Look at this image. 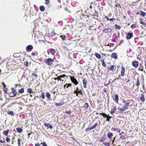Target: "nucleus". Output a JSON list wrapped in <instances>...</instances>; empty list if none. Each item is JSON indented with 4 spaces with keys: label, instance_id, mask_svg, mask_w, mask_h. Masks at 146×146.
<instances>
[{
    "label": "nucleus",
    "instance_id": "f257e3e1",
    "mask_svg": "<svg viewBox=\"0 0 146 146\" xmlns=\"http://www.w3.org/2000/svg\"><path fill=\"white\" fill-rule=\"evenodd\" d=\"M100 114L102 115L104 117H107V119H106V121L108 122H109L110 121V119L111 118H112V116H111L108 115L107 114L104 113H100Z\"/></svg>",
    "mask_w": 146,
    "mask_h": 146
},
{
    "label": "nucleus",
    "instance_id": "f03ea898",
    "mask_svg": "<svg viewBox=\"0 0 146 146\" xmlns=\"http://www.w3.org/2000/svg\"><path fill=\"white\" fill-rule=\"evenodd\" d=\"M53 60L50 58H49L47 60H45V62L48 65H51L52 63Z\"/></svg>",
    "mask_w": 146,
    "mask_h": 146
},
{
    "label": "nucleus",
    "instance_id": "7ed1b4c3",
    "mask_svg": "<svg viewBox=\"0 0 146 146\" xmlns=\"http://www.w3.org/2000/svg\"><path fill=\"white\" fill-rule=\"evenodd\" d=\"M112 30L110 28L105 29L103 30V32L105 33H111Z\"/></svg>",
    "mask_w": 146,
    "mask_h": 146
},
{
    "label": "nucleus",
    "instance_id": "20e7f679",
    "mask_svg": "<svg viewBox=\"0 0 146 146\" xmlns=\"http://www.w3.org/2000/svg\"><path fill=\"white\" fill-rule=\"evenodd\" d=\"M114 98L113 99L115 102L117 103H118L119 100V97L117 94H114Z\"/></svg>",
    "mask_w": 146,
    "mask_h": 146
},
{
    "label": "nucleus",
    "instance_id": "39448f33",
    "mask_svg": "<svg viewBox=\"0 0 146 146\" xmlns=\"http://www.w3.org/2000/svg\"><path fill=\"white\" fill-rule=\"evenodd\" d=\"M132 65L135 68H137L139 66V62L137 61H134L132 63Z\"/></svg>",
    "mask_w": 146,
    "mask_h": 146
},
{
    "label": "nucleus",
    "instance_id": "423d86ee",
    "mask_svg": "<svg viewBox=\"0 0 146 146\" xmlns=\"http://www.w3.org/2000/svg\"><path fill=\"white\" fill-rule=\"evenodd\" d=\"M71 80L72 82L75 85H77L78 84V82L76 79L74 77H71Z\"/></svg>",
    "mask_w": 146,
    "mask_h": 146
},
{
    "label": "nucleus",
    "instance_id": "0eeeda50",
    "mask_svg": "<svg viewBox=\"0 0 146 146\" xmlns=\"http://www.w3.org/2000/svg\"><path fill=\"white\" fill-rule=\"evenodd\" d=\"M127 39H131L133 35V34L132 33H127Z\"/></svg>",
    "mask_w": 146,
    "mask_h": 146
},
{
    "label": "nucleus",
    "instance_id": "6e6552de",
    "mask_svg": "<svg viewBox=\"0 0 146 146\" xmlns=\"http://www.w3.org/2000/svg\"><path fill=\"white\" fill-rule=\"evenodd\" d=\"M121 68L122 69L121 71V76H123L125 72V69L124 67L122 66L121 67Z\"/></svg>",
    "mask_w": 146,
    "mask_h": 146
},
{
    "label": "nucleus",
    "instance_id": "1a4fd4ad",
    "mask_svg": "<svg viewBox=\"0 0 146 146\" xmlns=\"http://www.w3.org/2000/svg\"><path fill=\"white\" fill-rule=\"evenodd\" d=\"M33 48V46L31 45H29L26 47V49L27 50L30 51Z\"/></svg>",
    "mask_w": 146,
    "mask_h": 146
},
{
    "label": "nucleus",
    "instance_id": "9d476101",
    "mask_svg": "<svg viewBox=\"0 0 146 146\" xmlns=\"http://www.w3.org/2000/svg\"><path fill=\"white\" fill-rule=\"evenodd\" d=\"M83 86L84 88H87L86 84L87 83V81L85 78H84L83 80Z\"/></svg>",
    "mask_w": 146,
    "mask_h": 146
},
{
    "label": "nucleus",
    "instance_id": "9b49d317",
    "mask_svg": "<svg viewBox=\"0 0 146 146\" xmlns=\"http://www.w3.org/2000/svg\"><path fill=\"white\" fill-rule=\"evenodd\" d=\"M11 89L12 90V92L14 95L13 96H16L17 94V92H16V90L14 89L13 88H12Z\"/></svg>",
    "mask_w": 146,
    "mask_h": 146
},
{
    "label": "nucleus",
    "instance_id": "f8f14e48",
    "mask_svg": "<svg viewBox=\"0 0 146 146\" xmlns=\"http://www.w3.org/2000/svg\"><path fill=\"white\" fill-rule=\"evenodd\" d=\"M141 96L140 97L139 99L142 102H144L145 100L144 95L143 94H141Z\"/></svg>",
    "mask_w": 146,
    "mask_h": 146
},
{
    "label": "nucleus",
    "instance_id": "ddd939ff",
    "mask_svg": "<svg viewBox=\"0 0 146 146\" xmlns=\"http://www.w3.org/2000/svg\"><path fill=\"white\" fill-rule=\"evenodd\" d=\"M63 102H60L59 103H56L55 104V106L57 107L60 106H62L64 104V103H63Z\"/></svg>",
    "mask_w": 146,
    "mask_h": 146
},
{
    "label": "nucleus",
    "instance_id": "4468645a",
    "mask_svg": "<svg viewBox=\"0 0 146 146\" xmlns=\"http://www.w3.org/2000/svg\"><path fill=\"white\" fill-rule=\"evenodd\" d=\"M44 125L45 126L50 128L51 129H52V127L51 125V124L49 123H44Z\"/></svg>",
    "mask_w": 146,
    "mask_h": 146
},
{
    "label": "nucleus",
    "instance_id": "2eb2a0df",
    "mask_svg": "<svg viewBox=\"0 0 146 146\" xmlns=\"http://www.w3.org/2000/svg\"><path fill=\"white\" fill-rule=\"evenodd\" d=\"M106 135L105 134H104V136L101 137V139H100V141L101 142H103L106 139Z\"/></svg>",
    "mask_w": 146,
    "mask_h": 146
},
{
    "label": "nucleus",
    "instance_id": "dca6fc26",
    "mask_svg": "<svg viewBox=\"0 0 146 146\" xmlns=\"http://www.w3.org/2000/svg\"><path fill=\"white\" fill-rule=\"evenodd\" d=\"M111 57L112 58H117V54L115 53H112L111 55Z\"/></svg>",
    "mask_w": 146,
    "mask_h": 146
},
{
    "label": "nucleus",
    "instance_id": "f3484780",
    "mask_svg": "<svg viewBox=\"0 0 146 146\" xmlns=\"http://www.w3.org/2000/svg\"><path fill=\"white\" fill-rule=\"evenodd\" d=\"M50 52L51 53V54L53 55H54V54L56 52V51L54 49L51 48L50 49Z\"/></svg>",
    "mask_w": 146,
    "mask_h": 146
},
{
    "label": "nucleus",
    "instance_id": "a211bd4d",
    "mask_svg": "<svg viewBox=\"0 0 146 146\" xmlns=\"http://www.w3.org/2000/svg\"><path fill=\"white\" fill-rule=\"evenodd\" d=\"M140 84V82H139V78H137V82L135 84V85L136 86H137L138 87L137 88H139V86Z\"/></svg>",
    "mask_w": 146,
    "mask_h": 146
},
{
    "label": "nucleus",
    "instance_id": "6ab92c4d",
    "mask_svg": "<svg viewBox=\"0 0 146 146\" xmlns=\"http://www.w3.org/2000/svg\"><path fill=\"white\" fill-rule=\"evenodd\" d=\"M95 56L98 59H100L101 58V56L100 54L96 52L94 54Z\"/></svg>",
    "mask_w": 146,
    "mask_h": 146
},
{
    "label": "nucleus",
    "instance_id": "aec40b11",
    "mask_svg": "<svg viewBox=\"0 0 146 146\" xmlns=\"http://www.w3.org/2000/svg\"><path fill=\"white\" fill-rule=\"evenodd\" d=\"M129 102H126L125 103V105L123 107L126 109V110H127L128 109L129 107Z\"/></svg>",
    "mask_w": 146,
    "mask_h": 146
},
{
    "label": "nucleus",
    "instance_id": "412c9836",
    "mask_svg": "<svg viewBox=\"0 0 146 146\" xmlns=\"http://www.w3.org/2000/svg\"><path fill=\"white\" fill-rule=\"evenodd\" d=\"M109 69V70H111L112 71H114L115 70L116 68L115 67L114 68V66L113 65L111 66L110 68H108Z\"/></svg>",
    "mask_w": 146,
    "mask_h": 146
},
{
    "label": "nucleus",
    "instance_id": "4be33fe9",
    "mask_svg": "<svg viewBox=\"0 0 146 146\" xmlns=\"http://www.w3.org/2000/svg\"><path fill=\"white\" fill-rule=\"evenodd\" d=\"M100 62L102 63V66L104 67H106V64L104 62V60L103 59H101L100 60Z\"/></svg>",
    "mask_w": 146,
    "mask_h": 146
},
{
    "label": "nucleus",
    "instance_id": "5701e85b",
    "mask_svg": "<svg viewBox=\"0 0 146 146\" xmlns=\"http://www.w3.org/2000/svg\"><path fill=\"white\" fill-rule=\"evenodd\" d=\"M46 97L49 100H50V94L48 92H46Z\"/></svg>",
    "mask_w": 146,
    "mask_h": 146
},
{
    "label": "nucleus",
    "instance_id": "b1692460",
    "mask_svg": "<svg viewBox=\"0 0 146 146\" xmlns=\"http://www.w3.org/2000/svg\"><path fill=\"white\" fill-rule=\"evenodd\" d=\"M27 92H29L30 94H31V93L33 94L34 92L30 88H28L27 89Z\"/></svg>",
    "mask_w": 146,
    "mask_h": 146
},
{
    "label": "nucleus",
    "instance_id": "393cba45",
    "mask_svg": "<svg viewBox=\"0 0 146 146\" xmlns=\"http://www.w3.org/2000/svg\"><path fill=\"white\" fill-rule=\"evenodd\" d=\"M16 130H17V132L20 133H21L23 131V129H21L20 128L18 127L17 128Z\"/></svg>",
    "mask_w": 146,
    "mask_h": 146
},
{
    "label": "nucleus",
    "instance_id": "a878e982",
    "mask_svg": "<svg viewBox=\"0 0 146 146\" xmlns=\"http://www.w3.org/2000/svg\"><path fill=\"white\" fill-rule=\"evenodd\" d=\"M113 136V134L112 133H108V136L109 138H111Z\"/></svg>",
    "mask_w": 146,
    "mask_h": 146
},
{
    "label": "nucleus",
    "instance_id": "bb28decb",
    "mask_svg": "<svg viewBox=\"0 0 146 146\" xmlns=\"http://www.w3.org/2000/svg\"><path fill=\"white\" fill-rule=\"evenodd\" d=\"M24 89L23 88H22L21 89H20L19 90V92L20 93H23L24 92Z\"/></svg>",
    "mask_w": 146,
    "mask_h": 146
},
{
    "label": "nucleus",
    "instance_id": "cd10ccee",
    "mask_svg": "<svg viewBox=\"0 0 146 146\" xmlns=\"http://www.w3.org/2000/svg\"><path fill=\"white\" fill-rule=\"evenodd\" d=\"M60 37L62 38V40H64L66 39V36L65 35H61L60 36Z\"/></svg>",
    "mask_w": 146,
    "mask_h": 146
},
{
    "label": "nucleus",
    "instance_id": "c85d7f7f",
    "mask_svg": "<svg viewBox=\"0 0 146 146\" xmlns=\"http://www.w3.org/2000/svg\"><path fill=\"white\" fill-rule=\"evenodd\" d=\"M9 132V130H5L3 132V133L6 136L7 135Z\"/></svg>",
    "mask_w": 146,
    "mask_h": 146
},
{
    "label": "nucleus",
    "instance_id": "c756f323",
    "mask_svg": "<svg viewBox=\"0 0 146 146\" xmlns=\"http://www.w3.org/2000/svg\"><path fill=\"white\" fill-rule=\"evenodd\" d=\"M40 9L42 11H44L45 10V8L43 6H41L40 7Z\"/></svg>",
    "mask_w": 146,
    "mask_h": 146
},
{
    "label": "nucleus",
    "instance_id": "7c9ffc66",
    "mask_svg": "<svg viewBox=\"0 0 146 146\" xmlns=\"http://www.w3.org/2000/svg\"><path fill=\"white\" fill-rule=\"evenodd\" d=\"M145 14L146 13H145L142 11H140V15L143 17H144L145 15Z\"/></svg>",
    "mask_w": 146,
    "mask_h": 146
},
{
    "label": "nucleus",
    "instance_id": "2f4dec72",
    "mask_svg": "<svg viewBox=\"0 0 146 146\" xmlns=\"http://www.w3.org/2000/svg\"><path fill=\"white\" fill-rule=\"evenodd\" d=\"M84 107L85 108H86L87 109L89 107V105L88 103H85L84 105Z\"/></svg>",
    "mask_w": 146,
    "mask_h": 146
},
{
    "label": "nucleus",
    "instance_id": "473e14b6",
    "mask_svg": "<svg viewBox=\"0 0 146 146\" xmlns=\"http://www.w3.org/2000/svg\"><path fill=\"white\" fill-rule=\"evenodd\" d=\"M8 114H9V115H11L12 116H14V113L12 111H10L9 112H8Z\"/></svg>",
    "mask_w": 146,
    "mask_h": 146
},
{
    "label": "nucleus",
    "instance_id": "72a5a7b5",
    "mask_svg": "<svg viewBox=\"0 0 146 146\" xmlns=\"http://www.w3.org/2000/svg\"><path fill=\"white\" fill-rule=\"evenodd\" d=\"M22 141V140L21 139H18V145L19 146H20V145H21V141Z\"/></svg>",
    "mask_w": 146,
    "mask_h": 146
},
{
    "label": "nucleus",
    "instance_id": "f704fd0d",
    "mask_svg": "<svg viewBox=\"0 0 146 146\" xmlns=\"http://www.w3.org/2000/svg\"><path fill=\"white\" fill-rule=\"evenodd\" d=\"M103 144L106 146H110V144L109 143H106V142H104Z\"/></svg>",
    "mask_w": 146,
    "mask_h": 146
},
{
    "label": "nucleus",
    "instance_id": "c9c22d12",
    "mask_svg": "<svg viewBox=\"0 0 146 146\" xmlns=\"http://www.w3.org/2000/svg\"><path fill=\"white\" fill-rule=\"evenodd\" d=\"M126 109L123 107V108L119 109V111H124Z\"/></svg>",
    "mask_w": 146,
    "mask_h": 146
},
{
    "label": "nucleus",
    "instance_id": "e433bc0d",
    "mask_svg": "<svg viewBox=\"0 0 146 146\" xmlns=\"http://www.w3.org/2000/svg\"><path fill=\"white\" fill-rule=\"evenodd\" d=\"M111 110H113L114 111H115L116 110V108L115 106H113L111 108Z\"/></svg>",
    "mask_w": 146,
    "mask_h": 146
},
{
    "label": "nucleus",
    "instance_id": "4c0bfd02",
    "mask_svg": "<svg viewBox=\"0 0 146 146\" xmlns=\"http://www.w3.org/2000/svg\"><path fill=\"white\" fill-rule=\"evenodd\" d=\"M54 79L56 80H58V81H59V80H60V81H62V80L61 79H60L59 76H58L57 78H54Z\"/></svg>",
    "mask_w": 146,
    "mask_h": 146
},
{
    "label": "nucleus",
    "instance_id": "58836bf2",
    "mask_svg": "<svg viewBox=\"0 0 146 146\" xmlns=\"http://www.w3.org/2000/svg\"><path fill=\"white\" fill-rule=\"evenodd\" d=\"M66 76V75L65 74H63V75H61L59 76L60 79H61V78H64Z\"/></svg>",
    "mask_w": 146,
    "mask_h": 146
},
{
    "label": "nucleus",
    "instance_id": "ea45409f",
    "mask_svg": "<svg viewBox=\"0 0 146 146\" xmlns=\"http://www.w3.org/2000/svg\"><path fill=\"white\" fill-rule=\"evenodd\" d=\"M115 28L117 29H119L120 28V27L116 24L115 25Z\"/></svg>",
    "mask_w": 146,
    "mask_h": 146
},
{
    "label": "nucleus",
    "instance_id": "a19ab883",
    "mask_svg": "<svg viewBox=\"0 0 146 146\" xmlns=\"http://www.w3.org/2000/svg\"><path fill=\"white\" fill-rule=\"evenodd\" d=\"M41 96L43 99H44V98L45 97V94L44 93L42 92V94Z\"/></svg>",
    "mask_w": 146,
    "mask_h": 146
},
{
    "label": "nucleus",
    "instance_id": "79ce46f5",
    "mask_svg": "<svg viewBox=\"0 0 146 146\" xmlns=\"http://www.w3.org/2000/svg\"><path fill=\"white\" fill-rule=\"evenodd\" d=\"M32 75L36 78H37L38 77V75L36 74L33 73Z\"/></svg>",
    "mask_w": 146,
    "mask_h": 146
},
{
    "label": "nucleus",
    "instance_id": "37998d69",
    "mask_svg": "<svg viewBox=\"0 0 146 146\" xmlns=\"http://www.w3.org/2000/svg\"><path fill=\"white\" fill-rule=\"evenodd\" d=\"M6 140L7 142H9L10 141V138H9L8 137H7L6 138Z\"/></svg>",
    "mask_w": 146,
    "mask_h": 146
},
{
    "label": "nucleus",
    "instance_id": "c03bdc74",
    "mask_svg": "<svg viewBox=\"0 0 146 146\" xmlns=\"http://www.w3.org/2000/svg\"><path fill=\"white\" fill-rule=\"evenodd\" d=\"M41 144H42L43 146H47L45 142H43L42 143H41Z\"/></svg>",
    "mask_w": 146,
    "mask_h": 146
},
{
    "label": "nucleus",
    "instance_id": "a18cd8bd",
    "mask_svg": "<svg viewBox=\"0 0 146 146\" xmlns=\"http://www.w3.org/2000/svg\"><path fill=\"white\" fill-rule=\"evenodd\" d=\"M140 23L142 25H146V24H145V23L143 22V21L141 20Z\"/></svg>",
    "mask_w": 146,
    "mask_h": 146
},
{
    "label": "nucleus",
    "instance_id": "49530a36",
    "mask_svg": "<svg viewBox=\"0 0 146 146\" xmlns=\"http://www.w3.org/2000/svg\"><path fill=\"white\" fill-rule=\"evenodd\" d=\"M78 93H80V94L82 95L83 94L82 91L80 90L79 91H78Z\"/></svg>",
    "mask_w": 146,
    "mask_h": 146
},
{
    "label": "nucleus",
    "instance_id": "de8ad7c7",
    "mask_svg": "<svg viewBox=\"0 0 146 146\" xmlns=\"http://www.w3.org/2000/svg\"><path fill=\"white\" fill-rule=\"evenodd\" d=\"M65 112L68 114H70L71 113V111H66Z\"/></svg>",
    "mask_w": 146,
    "mask_h": 146
},
{
    "label": "nucleus",
    "instance_id": "09e8293b",
    "mask_svg": "<svg viewBox=\"0 0 146 146\" xmlns=\"http://www.w3.org/2000/svg\"><path fill=\"white\" fill-rule=\"evenodd\" d=\"M98 126V122H96L93 126L95 128Z\"/></svg>",
    "mask_w": 146,
    "mask_h": 146
},
{
    "label": "nucleus",
    "instance_id": "8fccbe9b",
    "mask_svg": "<svg viewBox=\"0 0 146 146\" xmlns=\"http://www.w3.org/2000/svg\"><path fill=\"white\" fill-rule=\"evenodd\" d=\"M110 82H111V81H109L108 82V83H107L106 84H105L104 85L105 86H107V85H109L110 84Z\"/></svg>",
    "mask_w": 146,
    "mask_h": 146
},
{
    "label": "nucleus",
    "instance_id": "3c124183",
    "mask_svg": "<svg viewBox=\"0 0 146 146\" xmlns=\"http://www.w3.org/2000/svg\"><path fill=\"white\" fill-rule=\"evenodd\" d=\"M110 21L113 22V21H115V19L114 18H113L112 19H110Z\"/></svg>",
    "mask_w": 146,
    "mask_h": 146
},
{
    "label": "nucleus",
    "instance_id": "603ef678",
    "mask_svg": "<svg viewBox=\"0 0 146 146\" xmlns=\"http://www.w3.org/2000/svg\"><path fill=\"white\" fill-rule=\"evenodd\" d=\"M50 3V1H46L45 2V3L47 5H48V4H49V3Z\"/></svg>",
    "mask_w": 146,
    "mask_h": 146
},
{
    "label": "nucleus",
    "instance_id": "864d4df0",
    "mask_svg": "<svg viewBox=\"0 0 146 146\" xmlns=\"http://www.w3.org/2000/svg\"><path fill=\"white\" fill-rule=\"evenodd\" d=\"M67 87H66V88H68V87L70 86H71V84H67Z\"/></svg>",
    "mask_w": 146,
    "mask_h": 146
},
{
    "label": "nucleus",
    "instance_id": "5fc2aeb1",
    "mask_svg": "<svg viewBox=\"0 0 146 146\" xmlns=\"http://www.w3.org/2000/svg\"><path fill=\"white\" fill-rule=\"evenodd\" d=\"M7 88H5V89H4V91L5 93H7Z\"/></svg>",
    "mask_w": 146,
    "mask_h": 146
},
{
    "label": "nucleus",
    "instance_id": "6e6d98bb",
    "mask_svg": "<svg viewBox=\"0 0 146 146\" xmlns=\"http://www.w3.org/2000/svg\"><path fill=\"white\" fill-rule=\"evenodd\" d=\"M94 128V127H93V126H92L91 127H90L89 128H90V130H92V129H93Z\"/></svg>",
    "mask_w": 146,
    "mask_h": 146
},
{
    "label": "nucleus",
    "instance_id": "4d7b16f0",
    "mask_svg": "<svg viewBox=\"0 0 146 146\" xmlns=\"http://www.w3.org/2000/svg\"><path fill=\"white\" fill-rule=\"evenodd\" d=\"M121 138L122 139H125L126 138L124 136H121Z\"/></svg>",
    "mask_w": 146,
    "mask_h": 146
},
{
    "label": "nucleus",
    "instance_id": "13d9d810",
    "mask_svg": "<svg viewBox=\"0 0 146 146\" xmlns=\"http://www.w3.org/2000/svg\"><path fill=\"white\" fill-rule=\"evenodd\" d=\"M90 130V128H88L86 129V132Z\"/></svg>",
    "mask_w": 146,
    "mask_h": 146
},
{
    "label": "nucleus",
    "instance_id": "bf43d9fd",
    "mask_svg": "<svg viewBox=\"0 0 146 146\" xmlns=\"http://www.w3.org/2000/svg\"><path fill=\"white\" fill-rule=\"evenodd\" d=\"M112 129H113V131H117V129L115 128H112Z\"/></svg>",
    "mask_w": 146,
    "mask_h": 146
},
{
    "label": "nucleus",
    "instance_id": "052dcab7",
    "mask_svg": "<svg viewBox=\"0 0 146 146\" xmlns=\"http://www.w3.org/2000/svg\"><path fill=\"white\" fill-rule=\"evenodd\" d=\"M33 56H35L36 55V53L35 52H33L31 54Z\"/></svg>",
    "mask_w": 146,
    "mask_h": 146
},
{
    "label": "nucleus",
    "instance_id": "680f3d73",
    "mask_svg": "<svg viewBox=\"0 0 146 146\" xmlns=\"http://www.w3.org/2000/svg\"><path fill=\"white\" fill-rule=\"evenodd\" d=\"M2 84H3V85L4 86V87L5 88V87H6V85L4 83V82H3Z\"/></svg>",
    "mask_w": 146,
    "mask_h": 146
},
{
    "label": "nucleus",
    "instance_id": "e2e57ef3",
    "mask_svg": "<svg viewBox=\"0 0 146 146\" xmlns=\"http://www.w3.org/2000/svg\"><path fill=\"white\" fill-rule=\"evenodd\" d=\"M103 91H104V92L105 93H106L107 92V90L105 88H104V89Z\"/></svg>",
    "mask_w": 146,
    "mask_h": 146
},
{
    "label": "nucleus",
    "instance_id": "0e129e2a",
    "mask_svg": "<svg viewBox=\"0 0 146 146\" xmlns=\"http://www.w3.org/2000/svg\"><path fill=\"white\" fill-rule=\"evenodd\" d=\"M112 111H111V114H113L115 111H113V110H112Z\"/></svg>",
    "mask_w": 146,
    "mask_h": 146
},
{
    "label": "nucleus",
    "instance_id": "69168bd1",
    "mask_svg": "<svg viewBox=\"0 0 146 146\" xmlns=\"http://www.w3.org/2000/svg\"><path fill=\"white\" fill-rule=\"evenodd\" d=\"M78 93V91L75 90L74 91V94H75V93Z\"/></svg>",
    "mask_w": 146,
    "mask_h": 146
},
{
    "label": "nucleus",
    "instance_id": "338daca9",
    "mask_svg": "<svg viewBox=\"0 0 146 146\" xmlns=\"http://www.w3.org/2000/svg\"><path fill=\"white\" fill-rule=\"evenodd\" d=\"M122 102L123 103L125 104L126 102H125V100H123L122 101Z\"/></svg>",
    "mask_w": 146,
    "mask_h": 146
},
{
    "label": "nucleus",
    "instance_id": "774afa93",
    "mask_svg": "<svg viewBox=\"0 0 146 146\" xmlns=\"http://www.w3.org/2000/svg\"><path fill=\"white\" fill-rule=\"evenodd\" d=\"M130 81V80L129 79H128L126 81V83H128Z\"/></svg>",
    "mask_w": 146,
    "mask_h": 146
}]
</instances>
